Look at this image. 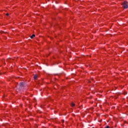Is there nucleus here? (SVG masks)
Listing matches in <instances>:
<instances>
[{
    "instance_id": "6",
    "label": "nucleus",
    "mask_w": 128,
    "mask_h": 128,
    "mask_svg": "<svg viewBox=\"0 0 128 128\" xmlns=\"http://www.w3.org/2000/svg\"><path fill=\"white\" fill-rule=\"evenodd\" d=\"M124 94L126 95V94H128V92H125L124 93Z\"/></svg>"
},
{
    "instance_id": "4",
    "label": "nucleus",
    "mask_w": 128,
    "mask_h": 128,
    "mask_svg": "<svg viewBox=\"0 0 128 128\" xmlns=\"http://www.w3.org/2000/svg\"><path fill=\"white\" fill-rule=\"evenodd\" d=\"M36 36V35L34 34H33L32 36H30V38H34Z\"/></svg>"
},
{
    "instance_id": "1",
    "label": "nucleus",
    "mask_w": 128,
    "mask_h": 128,
    "mask_svg": "<svg viewBox=\"0 0 128 128\" xmlns=\"http://www.w3.org/2000/svg\"><path fill=\"white\" fill-rule=\"evenodd\" d=\"M24 84V82H20V86H16V88H17V90L18 92H20V90H22V86Z\"/></svg>"
},
{
    "instance_id": "2",
    "label": "nucleus",
    "mask_w": 128,
    "mask_h": 128,
    "mask_svg": "<svg viewBox=\"0 0 128 128\" xmlns=\"http://www.w3.org/2000/svg\"><path fill=\"white\" fill-rule=\"evenodd\" d=\"M122 6L124 9L128 8V2L124 1V2H123V3L122 4Z\"/></svg>"
},
{
    "instance_id": "7",
    "label": "nucleus",
    "mask_w": 128,
    "mask_h": 128,
    "mask_svg": "<svg viewBox=\"0 0 128 128\" xmlns=\"http://www.w3.org/2000/svg\"><path fill=\"white\" fill-rule=\"evenodd\" d=\"M104 128H110V126H106Z\"/></svg>"
},
{
    "instance_id": "8",
    "label": "nucleus",
    "mask_w": 128,
    "mask_h": 128,
    "mask_svg": "<svg viewBox=\"0 0 128 128\" xmlns=\"http://www.w3.org/2000/svg\"><path fill=\"white\" fill-rule=\"evenodd\" d=\"M10 58H8V59L7 60V62H10Z\"/></svg>"
},
{
    "instance_id": "9",
    "label": "nucleus",
    "mask_w": 128,
    "mask_h": 128,
    "mask_svg": "<svg viewBox=\"0 0 128 128\" xmlns=\"http://www.w3.org/2000/svg\"><path fill=\"white\" fill-rule=\"evenodd\" d=\"M6 16H9V14L8 13L6 14Z\"/></svg>"
},
{
    "instance_id": "3",
    "label": "nucleus",
    "mask_w": 128,
    "mask_h": 128,
    "mask_svg": "<svg viewBox=\"0 0 128 128\" xmlns=\"http://www.w3.org/2000/svg\"><path fill=\"white\" fill-rule=\"evenodd\" d=\"M34 80H36V78H38V75L36 74L34 75Z\"/></svg>"
},
{
    "instance_id": "5",
    "label": "nucleus",
    "mask_w": 128,
    "mask_h": 128,
    "mask_svg": "<svg viewBox=\"0 0 128 128\" xmlns=\"http://www.w3.org/2000/svg\"><path fill=\"white\" fill-rule=\"evenodd\" d=\"M71 106H74L75 104L74 103H72Z\"/></svg>"
},
{
    "instance_id": "10",
    "label": "nucleus",
    "mask_w": 128,
    "mask_h": 128,
    "mask_svg": "<svg viewBox=\"0 0 128 128\" xmlns=\"http://www.w3.org/2000/svg\"><path fill=\"white\" fill-rule=\"evenodd\" d=\"M62 122H64V121H62Z\"/></svg>"
}]
</instances>
